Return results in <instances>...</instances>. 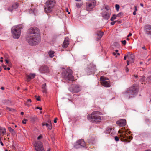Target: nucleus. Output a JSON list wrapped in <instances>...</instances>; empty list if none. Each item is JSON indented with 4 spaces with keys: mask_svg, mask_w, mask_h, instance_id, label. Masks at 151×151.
Listing matches in <instances>:
<instances>
[{
    "mask_svg": "<svg viewBox=\"0 0 151 151\" xmlns=\"http://www.w3.org/2000/svg\"><path fill=\"white\" fill-rule=\"evenodd\" d=\"M56 4L55 0H48L45 5L44 10L46 13L52 11Z\"/></svg>",
    "mask_w": 151,
    "mask_h": 151,
    "instance_id": "obj_3",
    "label": "nucleus"
},
{
    "mask_svg": "<svg viewBox=\"0 0 151 151\" xmlns=\"http://www.w3.org/2000/svg\"><path fill=\"white\" fill-rule=\"evenodd\" d=\"M81 90V88L79 86L76 85L75 86L73 89V91L74 93H77Z\"/></svg>",
    "mask_w": 151,
    "mask_h": 151,
    "instance_id": "obj_19",
    "label": "nucleus"
},
{
    "mask_svg": "<svg viewBox=\"0 0 151 151\" xmlns=\"http://www.w3.org/2000/svg\"><path fill=\"white\" fill-rule=\"evenodd\" d=\"M36 151H44L42 143L40 141L35 142L34 144Z\"/></svg>",
    "mask_w": 151,
    "mask_h": 151,
    "instance_id": "obj_10",
    "label": "nucleus"
},
{
    "mask_svg": "<svg viewBox=\"0 0 151 151\" xmlns=\"http://www.w3.org/2000/svg\"><path fill=\"white\" fill-rule=\"evenodd\" d=\"M37 116H34L33 117L31 118V119L33 121H35L37 119Z\"/></svg>",
    "mask_w": 151,
    "mask_h": 151,
    "instance_id": "obj_32",
    "label": "nucleus"
},
{
    "mask_svg": "<svg viewBox=\"0 0 151 151\" xmlns=\"http://www.w3.org/2000/svg\"><path fill=\"white\" fill-rule=\"evenodd\" d=\"M66 11H67V12H68V14H70V12H68V8L66 9Z\"/></svg>",
    "mask_w": 151,
    "mask_h": 151,
    "instance_id": "obj_59",
    "label": "nucleus"
},
{
    "mask_svg": "<svg viewBox=\"0 0 151 151\" xmlns=\"http://www.w3.org/2000/svg\"><path fill=\"white\" fill-rule=\"evenodd\" d=\"M57 118H56L54 120V122L55 123H56L57 122Z\"/></svg>",
    "mask_w": 151,
    "mask_h": 151,
    "instance_id": "obj_51",
    "label": "nucleus"
},
{
    "mask_svg": "<svg viewBox=\"0 0 151 151\" xmlns=\"http://www.w3.org/2000/svg\"><path fill=\"white\" fill-rule=\"evenodd\" d=\"M42 136H41V135H40L38 137H37V139L38 140H39L40 139H41V138H42Z\"/></svg>",
    "mask_w": 151,
    "mask_h": 151,
    "instance_id": "obj_41",
    "label": "nucleus"
},
{
    "mask_svg": "<svg viewBox=\"0 0 151 151\" xmlns=\"http://www.w3.org/2000/svg\"><path fill=\"white\" fill-rule=\"evenodd\" d=\"M127 58L128 59V60L130 61V63H132L134 62V55L130 52H128L127 53Z\"/></svg>",
    "mask_w": 151,
    "mask_h": 151,
    "instance_id": "obj_17",
    "label": "nucleus"
},
{
    "mask_svg": "<svg viewBox=\"0 0 151 151\" xmlns=\"http://www.w3.org/2000/svg\"><path fill=\"white\" fill-rule=\"evenodd\" d=\"M118 52V50H115V52H116V53H117V52Z\"/></svg>",
    "mask_w": 151,
    "mask_h": 151,
    "instance_id": "obj_64",
    "label": "nucleus"
},
{
    "mask_svg": "<svg viewBox=\"0 0 151 151\" xmlns=\"http://www.w3.org/2000/svg\"><path fill=\"white\" fill-rule=\"evenodd\" d=\"M114 132V129L111 128H107L106 130L105 131V133L107 134L111 135Z\"/></svg>",
    "mask_w": 151,
    "mask_h": 151,
    "instance_id": "obj_20",
    "label": "nucleus"
},
{
    "mask_svg": "<svg viewBox=\"0 0 151 151\" xmlns=\"http://www.w3.org/2000/svg\"><path fill=\"white\" fill-rule=\"evenodd\" d=\"M7 69L8 70H10V68H9V67H8V68H7Z\"/></svg>",
    "mask_w": 151,
    "mask_h": 151,
    "instance_id": "obj_63",
    "label": "nucleus"
},
{
    "mask_svg": "<svg viewBox=\"0 0 151 151\" xmlns=\"http://www.w3.org/2000/svg\"><path fill=\"white\" fill-rule=\"evenodd\" d=\"M145 33L148 36H151V26L146 25L145 26Z\"/></svg>",
    "mask_w": 151,
    "mask_h": 151,
    "instance_id": "obj_16",
    "label": "nucleus"
},
{
    "mask_svg": "<svg viewBox=\"0 0 151 151\" xmlns=\"http://www.w3.org/2000/svg\"><path fill=\"white\" fill-rule=\"evenodd\" d=\"M115 8H116V10L117 11H118L119 10V9L120 8V6H119V5L118 4H116L115 5Z\"/></svg>",
    "mask_w": 151,
    "mask_h": 151,
    "instance_id": "obj_34",
    "label": "nucleus"
},
{
    "mask_svg": "<svg viewBox=\"0 0 151 151\" xmlns=\"http://www.w3.org/2000/svg\"><path fill=\"white\" fill-rule=\"evenodd\" d=\"M2 66H3V67L4 68V70H7V68L6 67V66L5 65H2Z\"/></svg>",
    "mask_w": 151,
    "mask_h": 151,
    "instance_id": "obj_43",
    "label": "nucleus"
},
{
    "mask_svg": "<svg viewBox=\"0 0 151 151\" xmlns=\"http://www.w3.org/2000/svg\"><path fill=\"white\" fill-rule=\"evenodd\" d=\"M121 134L119 135L118 136L119 137H118L117 136H115V140L116 141H118L119 140V139H120V138L119 137V135H121Z\"/></svg>",
    "mask_w": 151,
    "mask_h": 151,
    "instance_id": "obj_35",
    "label": "nucleus"
},
{
    "mask_svg": "<svg viewBox=\"0 0 151 151\" xmlns=\"http://www.w3.org/2000/svg\"><path fill=\"white\" fill-rule=\"evenodd\" d=\"M140 6H142V7H143V4L142 3H140Z\"/></svg>",
    "mask_w": 151,
    "mask_h": 151,
    "instance_id": "obj_60",
    "label": "nucleus"
},
{
    "mask_svg": "<svg viewBox=\"0 0 151 151\" xmlns=\"http://www.w3.org/2000/svg\"><path fill=\"white\" fill-rule=\"evenodd\" d=\"M1 89L2 90H4V87H1Z\"/></svg>",
    "mask_w": 151,
    "mask_h": 151,
    "instance_id": "obj_61",
    "label": "nucleus"
},
{
    "mask_svg": "<svg viewBox=\"0 0 151 151\" xmlns=\"http://www.w3.org/2000/svg\"><path fill=\"white\" fill-rule=\"evenodd\" d=\"M133 14L134 15H135L136 14V12L135 11H134L133 12Z\"/></svg>",
    "mask_w": 151,
    "mask_h": 151,
    "instance_id": "obj_58",
    "label": "nucleus"
},
{
    "mask_svg": "<svg viewBox=\"0 0 151 151\" xmlns=\"http://www.w3.org/2000/svg\"><path fill=\"white\" fill-rule=\"evenodd\" d=\"M86 146V143L83 139H80L76 142L74 145L75 148H78L81 147H84Z\"/></svg>",
    "mask_w": 151,
    "mask_h": 151,
    "instance_id": "obj_13",
    "label": "nucleus"
},
{
    "mask_svg": "<svg viewBox=\"0 0 151 151\" xmlns=\"http://www.w3.org/2000/svg\"><path fill=\"white\" fill-rule=\"evenodd\" d=\"M35 75L34 74H30L29 75H26V78L28 81H29L30 79H32L34 78Z\"/></svg>",
    "mask_w": 151,
    "mask_h": 151,
    "instance_id": "obj_22",
    "label": "nucleus"
},
{
    "mask_svg": "<svg viewBox=\"0 0 151 151\" xmlns=\"http://www.w3.org/2000/svg\"><path fill=\"white\" fill-rule=\"evenodd\" d=\"M130 62V61L129 60H127V65H128L129 64V63Z\"/></svg>",
    "mask_w": 151,
    "mask_h": 151,
    "instance_id": "obj_49",
    "label": "nucleus"
},
{
    "mask_svg": "<svg viewBox=\"0 0 151 151\" xmlns=\"http://www.w3.org/2000/svg\"><path fill=\"white\" fill-rule=\"evenodd\" d=\"M7 64L9 66L11 67L12 66V64L10 62H9Z\"/></svg>",
    "mask_w": 151,
    "mask_h": 151,
    "instance_id": "obj_44",
    "label": "nucleus"
},
{
    "mask_svg": "<svg viewBox=\"0 0 151 151\" xmlns=\"http://www.w3.org/2000/svg\"><path fill=\"white\" fill-rule=\"evenodd\" d=\"M27 40L30 45H35L40 42V38L39 35H31L27 38Z\"/></svg>",
    "mask_w": 151,
    "mask_h": 151,
    "instance_id": "obj_2",
    "label": "nucleus"
},
{
    "mask_svg": "<svg viewBox=\"0 0 151 151\" xmlns=\"http://www.w3.org/2000/svg\"><path fill=\"white\" fill-rule=\"evenodd\" d=\"M36 109H39L40 110H41L42 109V108L40 107H39L37 106L36 107Z\"/></svg>",
    "mask_w": 151,
    "mask_h": 151,
    "instance_id": "obj_42",
    "label": "nucleus"
},
{
    "mask_svg": "<svg viewBox=\"0 0 151 151\" xmlns=\"http://www.w3.org/2000/svg\"><path fill=\"white\" fill-rule=\"evenodd\" d=\"M0 58L1 59V60H0V62H2L3 61V58L1 57Z\"/></svg>",
    "mask_w": 151,
    "mask_h": 151,
    "instance_id": "obj_48",
    "label": "nucleus"
},
{
    "mask_svg": "<svg viewBox=\"0 0 151 151\" xmlns=\"http://www.w3.org/2000/svg\"><path fill=\"white\" fill-rule=\"evenodd\" d=\"M18 6V4L17 3H16L14 4L12 6V7L13 9H15L17 8Z\"/></svg>",
    "mask_w": 151,
    "mask_h": 151,
    "instance_id": "obj_30",
    "label": "nucleus"
},
{
    "mask_svg": "<svg viewBox=\"0 0 151 151\" xmlns=\"http://www.w3.org/2000/svg\"><path fill=\"white\" fill-rule=\"evenodd\" d=\"M14 111V109H12V108H11V110L10 111Z\"/></svg>",
    "mask_w": 151,
    "mask_h": 151,
    "instance_id": "obj_54",
    "label": "nucleus"
},
{
    "mask_svg": "<svg viewBox=\"0 0 151 151\" xmlns=\"http://www.w3.org/2000/svg\"><path fill=\"white\" fill-rule=\"evenodd\" d=\"M132 33H129V34L128 35V36H127V37H130V36H132Z\"/></svg>",
    "mask_w": 151,
    "mask_h": 151,
    "instance_id": "obj_47",
    "label": "nucleus"
},
{
    "mask_svg": "<svg viewBox=\"0 0 151 151\" xmlns=\"http://www.w3.org/2000/svg\"><path fill=\"white\" fill-rule=\"evenodd\" d=\"M127 55H125L124 57V60H126L127 59Z\"/></svg>",
    "mask_w": 151,
    "mask_h": 151,
    "instance_id": "obj_46",
    "label": "nucleus"
},
{
    "mask_svg": "<svg viewBox=\"0 0 151 151\" xmlns=\"http://www.w3.org/2000/svg\"><path fill=\"white\" fill-rule=\"evenodd\" d=\"M13 9H13V7H12L11 8H8V10L10 11H12L13 10Z\"/></svg>",
    "mask_w": 151,
    "mask_h": 151,
    "instance_id": "obj_40",
    "label": "nucleus"
},
{
    "mask_svg": "<svg viewBox=\"0 0 151 151\" xmlns=\"http://www.w3.org/2000/svg\"><path fill=\"white\" fill-rule=\"evenodd\" d=\"M101 84L105 87H109L111 85L108 79L104 76H101L100 78Z\"/></svg>",
    "mask_w": 151,
    "mask_h": 151,
    "instance_id": "obj_9",
    "label": "nucleus"
},
{
    "mask_svg": "<svg viewBox=\"0 0 151 151\" xmlns=\"http://www.w3.org/2000/svg\"><path fill=\"white\" fill-rule=\"evenodd\" d=\"M138 91V88L137 86L133 85L128 90H127L126 93L129 95V97H132L137 94Z\"/></svg>",
    "mask_w": 151,
    "mask_h": 151,
    "instance_id": "obj_6",
    "label": "nucleus"
},
{
    "mask_svg": "<svg viewBox=\"0 0 151 151\" xmlns=\"http://www.w3.org/2000/svg\"><path fill=\"white\" fill-rule=\"evenodd\" d=\"M21 114L22 115H23L24 114V112H21Z\"/></svg>",
    "mask_w": 151,
    "mask_h": 151,
    "instance_id": "obj_62",
    "label": "nucleus"
},
{
    "mask_svg": "<svg viewBox=\"0 0 151 151\" xmlns=\"http://www.w3.org/2000/svg\"><path fill=\"white\" fill-rule=\"evenodd\" d=\"M6 109L7 110H8L9 111L11 110V108H9V107H6Z\"/></svg>",
    "mask_w": 151,
    "mask_h": 151,
    "instance_id": "obj_45",
    "label": "nucleus"
},
{
    "mask_svg": "<svg viewBox=\"0 0 151 151\" xmlns=\"http://www.w3.org/2000/svg\"><path fill=\"white\" fill-rule=\"evenodd\" d=\"M42 91L43 93H46V84L44 83L42 85Z\"/></svg>",
    "mask_w": 151,
    "mask_h": 151,
    "instance_id": "obj_25",
    "label": "nucleus"
},
{
    "mask_svg": "<svg viewBox=\"0 0 151 151\" xmlns=\"http://www.w3.org/2000/svg\"><path fill=\"white\" fill-rule=\"evenodd\" d=\"M22 27L20 25L14 27L12 29L11 31L13 37L14 38L18 39L21 34V29Z\"/></svg>",
    "mask_w": 151,
    "mask_h": 151,
    "instance_id": "obj_4",
    "label": "nucleus"
},
{
    "mask_svg": "<svg viewBox=\"0 0 151 151\" xmlns=\"http://www.w3.org/2000/svg\"><path fill=\"white\" fill-rule=\"evenodd\" d=\"M31 102H32V101H31V100L30 99H28L27 100V102L25 104V105L27 106H29L30 105H29V104H28V103L29 102L31 103Z\"/></svg>",
    "mask_w": 151,
    "mask_h": 151,
    "instance_id": "obj_31",
    "label": "nucleus"
},
{
    "mask_svg": "<svg viewBox=\"0 0 151 151\" xmlns=\"http://www.w3.org/2000/svg\"><path fill=\"white\" fill-rule=\"evenodd\" d=\"M104 34V32L101 31H98L97 32V38L100 40L101 39Z\"/></svg>",
    "mask_w": 151,
    "mask_h": 151,
    "instance_id": "obj_23",
    "label": "nucleus"
},
{
    "mask_svg": "<svg viewBox=\"0 0 151 151\" xmlns=\"http://www.w3.org/2000/svg\"><path fill=\"white\" fill-rule=\"evenodd\" d=\"M125 129L124 128H122L121 129V130H119L118 131L119 133H124V134H127V131H124L123 130V129Z\"/></svg>",
    "mask_w": 151,
    "mask_h": 151,
    "instance_id": "obj_27",
    "label": "nucleus"
},
{
    "mask_svg": "<svg viewBox=\"0 0 151 151\" xmlns=\"http://www.w3.org/2000/svg\"><path fill=\"white\" fill-rule=\"evenodd\" d=\"M29 35H39L40 32L39 29L36 27H31L29 29Z\"/></svg>",
    "mask_w": 151,
    "mask_h": 151,
    "instance_id": "obj_12",
    "label": "nucleus"
},
{
    "mask_svg": "<svg viewBox=\"0 0 151 151\" xmlns=\"http://www.w3.org/2000/svg\"><path fill=\"white\" fill-rule=\"evenodd\" d=\"M116 22V21H113V22H111V24L112 25H114L115 23Z\"/></svg>",
    "mask_w": 151,
    "mask_h": 151,
    "instance_id": "obj_39",
    "label": "nucleus"
},
{
    "mask_svg": "<svg viewBox=\"0 0 151 151\" xmlns=\"http://www.w3.org/2000/svg\"><path fill=\"white\" fill-rule=\"evenodd\" d=\"M55 52L53 51H50L49 52V55L50 57L52 58L54 56Z\"/></svg>",
    "mask_w": 151,
    "mask_h": 151,
    "instance_id": "obj_29",
    "label": "nucleus"
},
{
    "mask_svg": "<svg viewBox=\"0 0 151 151\" xmlns=\"http://www.w3.org/2000/svg\"><path fill=\"white\" fill-rule=\"evenodd\" d=\"M69 44V40L68 37H65L63 42V47L66 48Z\"/></svg>",
    "mask_w": 151,
    "mask_h": 151,
    "instance_id": "obj_18",
    "label": "nucleus"
},
{
    "mask_svg": "<svg viewBox=\"0 0 151 151\" xmlns=\"http://www.w3.org/2000/svg\"><path fill=\"white\" fill-rule=\"evenodd\" d=\"M42 125V126L45 125L47 127H48V129L50 130H51L52 128L51 123L50 121H48V123H46V124L43 123Z\"/></svg>",
    "mask_w": 151,
    "mask_h": 151,
    "instance_id": "obj_21",
    "label": "nucleus"
},
{
    "mask_svg": "<svg viewBox=\"0 0 151 151\" xmlns=\"http://www.w3.org/2000/svg\"><path fill=\"white\" fill-rule=\"evenodd\" d=\"M27 121V119H24L22 121V122L23 124H26V121Z\"/></svg>",
    "mask_w": 151,
    "mask_h": 151,
    "instance_id": "obj_38",
    "label": "nucleus"
},
{
    "mask_svg": "<svg viewBox=\"0 0 151 151\" xmlns=\"http://www.w3.org/2000/svg\"><path fill=\"white\" fill-rule=\"evenodd\" d=\"M5 61L7 64H8L9 62V61L6 59L5 60Z\"/></svg>",
    "mask_w": 151,
    "mask_h": 151,
    "instance_id": "obj_52",
    "label": "nucleus"
},
{
    "mask_svg": "<svg viewBox=\"0 0 151 151\" xmlns=\"http://www.w3.org/2000/svg\"><path fill=\"white\" fill-rule=\"evenodd\" d=\"M8 130L9 131L12 133V134L13 135H15L16 134V132L12 128H11V127H8Z\"/></svg>",
    "mask_w": 151,
    "mask_h": 151,
    "instance_id": "obj_26",
    "label": "nucleus"
},
{
    "mask_svg": "<svg viewBox=\"0 0 151 151\" xmlns=\"http://www.w3.org/2000/svg\"><path fill=\"white\" fill-rule=\"evenodd\" d=\"M83 4V2L76 3V6L78 8H79L81 7Z\"/></svg>",
    "mask_w": 151,
    "mask_h": 151,
    "instance_id": "obj_28",
    "label": "nucleus"
},
{
    "mask_svg": "<svg viewBox=\"0 0 151 151\" xmlns=\"http://www.w3.org/2000/svg\"><path fill=\"white\" fill-rule=\"evenodd\" d=\"M73 72L71 70L68 69L66 72L63 73L64 78L66 79H68L72 81H74V77L72 75Z\"/></svg>",
    "mask_w": 151,
    "mask_h": 151,
    "instance_id": "obj_5",
    "label": "nucleus"
},
{
    "mask_svg": "<svg viewBox=\"0 0 151 151\" xmlns=\"http://www.w3.org/2000/svg\"><path fill=\"white\" fill-rule=\"evenodd\" d=\"M116 123L119 126L123 127L126 125V122L125 119H122L118 121Z\"/></svg>",
    "mask_w": 151,
    "mask_h": 151,
    "instance_id": "obj_15",
    "label": "nucleus"
},
{
    "mask_svg": "<svg viewBox=\"0 0 151 151\" xmlns=\"http://www.w3.org/2000/svg\"><path fill=\"white\" fill-rule=\"evenodd\" d=\"M96 5L95 0H87L86 3V9L88 11H90L92 9L94 8Z\"/></svg>",
    "mask_w": 151,
    "mask_h": 151,
    "instance_id": "obj_7",
    "label": "nucleus"
},
{
    "mask_svg": "<svg viewBox=\"0 0 151 151\" xmlns=\"http://www.w3.org/2000/svg\"><path fill=\"white\" fill-rule=\"evenodd\" d=\"M142 48L144 50H146V49L145 48V46H144V47H142Z\"/></svg>",
    "mask_w": 151,
    "mask_h": 151,
    "instance_id": "obj_57",
    "label": "nucleus"
},
{
    "mask_svg": "<svg viewBox=\"0 0 151 151\" xmlns=\"http://www.w3.org/2000/svg\"><path fill=\"white\" fill-rule=\"evenodd\" d=\"M101 112L98 111H94L91 114H89L87 119L92 122H99L101 119L102 116Z\"/></svg>",
    "mask_w": 151,
    "mask_h": 151,
    "instance_id": "obj_1",
    "label": "nucleus"
},
{
    "mask_svg": "<svg viewBox=\"0 0 151 151\" xmlns=\"http://www.w3.org/2000/svg\"><path fill=\"white\" fill-rule=\"evenodd\" d=\"M119 137L121 141L126 142H130V141L129 140V139L132 140L133 138L132 136H126L125 134H121V135H119Z\"/></svg>",
    "mask_w": 151,
    "mask_h": 151,
    "instance_id": "obj_11",
    "label": "nucleus"
},
{
    "mask_svg": "<svg viewBox=\"0 0 151 151\" xmlns=\"http://www.w3.org/2000/svg\"><path fill=\"white\" fill-rule=\"evenodd\" d=\"M110 15L109 8L108 6H106L102 13V16L104 19L108 20L109 18Z\"/></svg>",
    "mask_w": 151,
    "mask_h": 151,
    "instance_id": "obj_8",
    "label": "nucleus"
},
{
    "mask_svg": "<svg viewBox=\"0 0 151 151\" xmlns=\"http://www.w3.org/2000/svg\"><path fill=\"white\" fill-rule=\"evenodd\" d=\"M129 70L128 68L126 67V71L127 72H128Z\"/></svg>",
    "mask_w": 151,
    "mask_h": 151,
    "instance_id": "obj_53",
    "label": "nucleus"
},
{
    "mask_svg": "<svg viewBox=\"0 0 151 151\" xmlns=\"http://www.w3.org/2000/svg\"><path fill=\"white\" fill-rule=\"evenodd\" d=\"M0 143L1 144L2 146H3L4 145V144H3V143H2V142L1 140V141H0Z\"/></svg>",
    "mask_w": 151,
    "mask_h": 151,
    "instance_id": "obj_55",
    "label": "nucleus"
},
{
    "mask_svg": "<svg viewBox=\"0 0 151 151\" xmlns=\"http://www.w3.org/2000/svg\"><path fill=\"white\" fill-rule=\"evenodd\" d=\"M6 129L5 128L0 127V134L2 135H4L6 134Z\"/></svg>",
    "mask_w": 151,
    "mask_h": 151,
    "instance_id": "obj_24",
    "label": "nucleus"
},
{
    "mask_svg": "<svg viewBox=\"0 0 151 151\" xmlns=\"http://www.w3.org/2000/svg\"><path fill=\"white\" fill-rule=\"evenodd\" d=\"M116 16L115 15H113L111 18V21H113L116 18Z\"/></svg>",
    "mask_w": 151,
    "mask_h": 151,
    "instance_id": "obj_33",
    "label": "nucleus"
},
{
    "mask_svg": "<svg viewBox=\"0 0 151 151\" xmlns=\"http://www.w3.org/2000/svg\"><path fill=\"white\" fill-rule=\"evenodd\" d=\"M121 42L122 44L124 45H125L126 44V42L125 40H122L121 41Z\"/></svg>",
    "mask_w": 151,
    "mask_h": 151,
    "instance_id": "obj_37",
    "label": "nucleus"
},
{
    "mask_svg": "<svg viewBox=\"0 0 151 151\" xmlns=\"http://www.w3.org/2000/svg\"><path fill=\"white\" fill-rule=\"evenodd\" d=\"M40 71L42 73H48L49 71L48 67L46 66H42L39 68Z\"/></svg>",
    "mask_w": 151,
    "mask_h": 151,
    "instance_id": "obj_14",
    "label": "nucleus"
},
{
    "mask_svg": "<svg viewBox=\"0 0 151 151\" xmlns=\"http://www.w3.org/2000/svg\"><path fill=\"white\" fill-rule=\"evenodd\" d=\"M113 55H116V52H113Z\"/></svg>",
    "mask_w": 151,
    "mask_h": 151,
    "instance_id": "obj_56",
    "label": "nucleus"
},
{
    "mask_svg": "<svg viewBox=\"0 0 151 151\" xmlns=\"http://www.w3.org/2000/svg\"><path fill=\"white\" fill-rule=\"evenodd\" d=\"M36 100L37 101H40V97H38L37 98H36Z\"/></svg>",
    "mask_w": 151,
    "mask_h": 151,
    "instance_id": "obj_50",
    "label": "nucleus"
},
{
    "mask_svg": "<svg viewBox=\"0 0 151 151\" xmlns=\"http://www.w3.org/2000/svg\"><path fill=\"white\" fill-rule=\"evenodd\" d=\"M145 76H142V78L140 79V81L142 82H143L145 80Z\"/></svg>",
    "mask_w": 151,
    "mask_h": 151,
    "instance_id": "obj_36",
    "label": "nucleus"
}]
</instances>
